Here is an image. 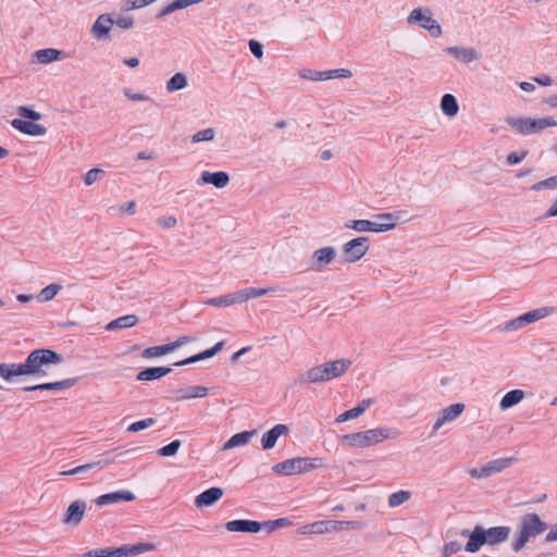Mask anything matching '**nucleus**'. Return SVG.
Instances as JSON below:
<instances>
[{
  "label": "nucleus",
  "mask_w": 557,
  "mask_h": 557,
  "mask_svg": "<svg viewBox=\"0 0 557 557\" xmlns=\"http://www.w3.org/2000/svg\"><path fill=\"white\" fill-rule=\"evenodd\" d=\"M63 358L51 349H35L23 363H0V376L7 382H14L18 376H45L52 364H60Z\"/></svg>",
  "instance_id": "1"
},
{
  "label": "nucleus",
  "mask_w": 557,
  "mask_h": 557,
  "mask_svg": "<svg viewBox=\"0 0 557 557\" xmlns=\"http://www.w3.org/2000/svg\"><path fill=\"white\" fill-rule=\"evenodd\" d=\"M349 359L326 361L307 369L298 377L299 384H320L343 376L351 366Z\"/></svg>",
  "instance_id": "2"
},
{
  "label": "nucleus",
  "mask_w": 557,
  "mask_h": 557,
  "mask_svg": "<svg viewBox=\"0 0 557 557\" xmlns=\"http://www.w3.org/2000/svg\"><path fill=\"white\" fill-rule=\"evenodd\" d=\"M398 435L399 432L394 429L379 426L342 435L339 442L350 449H363L381 444L386 440L396 438Z\"/></svg>",
  "instance_id": "3"
},
{
  "label": "nucleus",
  "mask_w": 557,
  "mask_h": 557,
  "mask_svg": "<svg viewBox=\"0 0 557 557\" xmlns=\"http://www.w3.org/2000/svg\"><path fill=\"white\" fill-rule=\"evenodd\" d=\"M547 528L548 524L537 513L529 512L523 515L511 542L512 550L516 553L520 552L530 541L544 533Z\"/></svg>",
  "instance_id": "4"
},
{
  "label": "nucleus",
  "mask_w": 557,
  "mask_h": 557,
  "mask_svg": "<svg viewBox=\"0 0 557 557\" xmlns=\"http://www.w3.org/2000/svg\"><path fill=\"white\" fill-rule=\"evenodd\" d=\"M510 534L509 527H492L484 529L475 525L471 531L470 540L465 546L468 553H476L483 545H496L505 542Z\"/></svg>",
  "instance_id": "5"
},
{
  "label": "nucleus",
  "mask_w": 557,
  "mask_h": 557,
  "mask_svg": "<svg viewBox=\"0 0 557 557\" xmlns=\"http://www.w3.org/2000/svg\"><path fill=\"white\" fill-rule=\"evenodd\" d=\"M506 123L513 131L522 136L537 134L548 127H557V121L554 117H507Z\"/></svg>",
  "instance_id": "6"
},
{
  "label": "nucleus",
  "mask_w": 557,
  "mask_h": 557,
  "mask_svg": "<svg viewBox=\"0 0 557 557\" xmlns=\"http://www.w3.org/2000/svg\"><path fill=\"white\" fill-rule=\"evenodd\" d=\"M409 25H418L429 32V34L438 38L442 36L443 30L440 23L432 16L430 9L416 8L407 16Z\"/></svg>",
  "instance_id": "7"
},
{
  "label": "nucleus",
  "mask_w": 557,
  "mask_h": 557,
  "mask_svg": "<svg viewBox=\"0 0 557 557\" xmlns=\"http://www.w3.org/2000/svg\"><path fill=\"white\" fill-rule=\"evenodd\" d=\"M369 248V238L363 236L345 243L342 248L344 261L347 263L358 262L366 256Z\"/></svg>",
  "instance_id": "8"
},
{
  "label": "nucleus",
  "mask_w": 557,
  "mask_h": 557,
  "mask_svg": "<svg viewBox=\"0 0 557 557\" xmlns=\"http://www.w3.org/2000/svg\"><path fill=\"white\" fill-rule=\"evenodd\" d=\"M555 312V308L553 307H542L531 311L525 312L524 314L513 319L507 325L508 329L517 330L522 327L525 324L533 323L545 319L552 315Z\"/></svg>",
  "instance_id": "9"
},
{
  "label": "nucleus",
  "mask_w": 557,
  "mask_h": 557,
  "mask_svg": "<svg viewBox=\"0 0 557 557\" xmlns=\"http://www.w3.org/2000/svg\"><path fill=\"white\" fill-rule=\"evenodd\" d=\"M299 76L305 79L314 82L329 81L333 78H350L352 73L348 69H336L327 71H312L306 70L300 72Z\"/></svg>",
  "instance_id": "10"
},
{
  "label": "nucleus",
  "mask_w": 557,
  "mask_h": 557,
  "mask_svg": "<svg viewBox=\"0 0 557 557\" xmlns=\"http://www.w3.org/2000/svg\"><path fill=\"white\" fill-rule=\"evenodd\" d=\"M465 409L466 406L461 403H456L442 409L437 414V419L433 425L432 433H436L446 423L455 421L465 411Z\"/></svg>",
  "instance_id": "11"
},
{
  "label": "nucleus",
  "mask_w": 557,
  "mask_h": 557,
  "mask_svg": "<svg viewBox=\"0 0 557 557\" xmlns=\"http://www.w3.org/2000/svg\"><path fill=\"white\" fill-rule=\"evenodd\" d=\"M336 256V249L332 246H325L314 250L310 258L311 269L321 271L324 267L331 264Z\"/></svg>",
  "instance_id": "12"
},
{
  "label": "nucleus",
  "mask_w": 557,
  "mask_h": 557,
  "mask_svg": "<svg viewBox=\"0 0 557 557\" xmlns=\"http://www.w3.org/2000/svg\"><path fill=\"white\" fill-rule=\"evenodd\" d=\"M114 25L111 14H100L91 26L90 33L97 40H107L110 38V32Z\"/></svg>",
  "instance_id": "13"
},
{
  "label": "nucleus",
  "mask_w": 557,
  "mask_h": 557,
  "mask_svg": "<svg viewBox=\"0 0 557 557\" xmlns=\"http://www.w3.org/2000/svg\"><path fill=\"white\" fill-rule=\"evenodd\" d=\"M444 52L446 54L451 55L457 61L463 63V64H470L472 62H476L480 59L479 51L473 47H460V46H454V47H447L444 49Z\"/></svg>",
  "instance_id": "14"
},
{
  "label": "nucleus",
  "mask_w": 557,
  "mask_h": 557,
  "mask_svg": "<svg viewBox=\"0 0 557 557\" xmlns=\"http://www.w3.org/2000/svg\"><path fill=\"white\" fill-rule=\"evenodd\" d=\"M157 545L153 543L126 544L114 548L115 557H135L140 554L153 552Z\"/></svg>",
  "instance_id": "15"
},
{
  "label": "nucleus",
  "mask_w": 557,
  "mask_h": 557,
  "mask_svg": "<svg viewBox=\"0 0 557 557\" xmlns=\"http://www.w3.org/2000/svg\"><path fill=\"white\" fill-rule=\"evenodd\" d=\"M12 127L17 129L18 132L29 135V136H44L47 133V129L41 124H37L34 121H25L22 119H14L11 122Z\"/></svg>",
  "instance_id": "16"
},
{
  "label": "nucleus",
  "mask_w": 557,
  "mask_h": 557,
  "mask_svg": "<svg viewBox=\"0 0 557 557\" xmlns=\"http://www.w3.org/2000/svg\"><path fill=\"white\" fill-rule=\"evenodd\" d=\"M288 433V426L285 424H276L271 430L267 431L261 437V446L264 450L272 449L277 440L282 435H286Z\"/></svg>",
  "instance_id": "17"
},
{
  "label": "nucleus",
  "mask_w": 557,
  "mask_h": 557,
  "mask_svg": "<svg viewBox=\"0 0 557 557\" xmlns=\"http://www.w3.org/2000/svg\"><path fill=\"white\" fill-rule=\"evenodd\" d=\"M85 510L86 504L84 500L73 502L65 512L63 522L69 525H77L82 521Z\"/></svg>",
  "instance_id": "18"
},
{
  "label": "nucleus",
  "mask_w": 557,
  "mask_h": 557,
  "mask_svg": "<svg viewBox=\"0 0 557 557\" xmlns=\"http://www.w3.org/2000/svg\"><path fill=\"white\" fill-rule=\"evenodd\" d=\"M224 492L221 487H210L196 496L195 506L197 508L212 506L214 503L221 499Z\"/></svg>",
  "instance_id": "19"
},
{
  "label": "nucleus",
  "mask_w": 557,
  "mask_h": 557,
  "mask_svg": "<svg viewBox=\"0 0 557 557\" xmlns=\"http://www.w3.org/2000/svg\"><path fill=\"white\" fill-rule=\"evenodd\" d=\"M225 529L228 532L258 533L262 529V524L253 520H232L226 522Z\"/></svg>",
  "instance_id": "20"
},
{
  "label": "nucleus",
  "mask_w": 557,
  "mask_h": 557,
  "mask_svg": "<svg viewBox=\"0 0 557 557\" xmlns=\"http://www.w3.org/2000/svg\"><path fill=\"white\" fill-rule=\"evenodd\" d=\"M135 494L131 491H116L99 496L96 499L98 506H104L109 504H115L120 502H133Z\"/></svg>",
  "instance_id": "21"
},
{
  "label": "nucleus",
  "mask_w": 557,
  "mask_h": 557,
  "mask_svg": "<svg viewBox=\"0 0 557 557\" xmlns=\"http://www.w3.org/2000/svg\"><path fill=\"white\" fill-rule=\"evenodd\" d=\"M202 184H211L216 188H224L230 183V175L224 171L209 172L203 171L200 176Z\"/></svg>",
  "instance_id": "22"
},
{
  "label": "nucleus",
  "mask_w": 557,
  "mask_h": 557,
  "mask_svg": "<svg viewBox=\"0 0 557 557\" xmlns=\"http://www.w3.org/2000/svg\"><path fill=\"white\" fill-rule=\"evenodd\" d=\"M373 404H374V399H372V398L363 399L352 409H349V410L341 413L336 418V422L342 423V422H346L348 420L356 419L359 416H361Z\"/></svg>",
  "instance_id": "23"
},
{
  "label": "nucleus",
  "mask_w": 557,
  "mask_h": 557,
  "mask_svg": "<svg viewBox=\"0 0 557 557\" xmlns=\"http://www.w3.org/2000/svg\"><path fill=\"white\" fill-rule=\"evenodd\" d=\"M223 346H224V342H219L212 348L207 349V350L199 352L195 356H191L189 358H186L184 360L177 361L174 363V366L181 367V366H185V364H189V363H194V362H197L200 360L211 358V357L215 356L218 352H220L223 349Z\"/></svg>",
  "instance_id": "24"
},
{
  "label": "nucleus",
  "mask_w": 557,
  "mask_h": 557,
  "mask_svg": "<svg viewBox=\"0 0 557 557\" xmlns=\"http://www.w3.org/2000/svg\"><path fill=\"white\" fill-rule=\"evenodd\" d=\"M76 383V379H66L63 381L52 382V383H42L34 386L24 387L25 392H32L37 389L45 391H63L72 387Z\"/></svg>",
  "instance_id": "25"
},
{
  "label": "nucleus",
  "mask_w": 557,
  "mask_h": 557,
  "mask_svg": "<svg viewBox=\"0 0 557 557\" xmlns=\"http://www.w3.org/2000/svg\"><path fill=\"white\" fill-rule=\"evenodd\" d=\"M256 431H244L231 436L222 446V450H228L238 446H245L249 443L252 436L256 435Z\"/></svg>",
  "instance_id": "26"
},
{
  "label": "nucleus",
  "mask_w": 557,
  "mask_h": 557,
  "mask_svg": "<svg viewBox=\"0 0 557 557\" xmlns=\"http://www.w3.org/2000/svg\"><path fill=\"white\" fill-rule=\"evenodd\" d=\"M139 319L136 314H126L112 320L106 325L107 331H115L122 329L133 327L138 323Z\"/></svg>",
  "instance_id": "27"
},
{
  "label": "nucleus",
  "mask_w": 557,
  "mask_h": 557,
  "mask_svg": "<svg viewBox=\"0 0 557 557\" xmlns=\"http://www.w3.org/2000/svg\"><path fill=\"white\" fill-rule=\"evenodd\" d=\"M171 371L172 369L168 367L147 368L140 371L136 379L138 381H154L168 375Z\"/></svg>",
  "instance_id": "28"
},
{
  "label": "nucleus",
  "mask_w": 557,
  "mask_h": 557,
  "mask_svg": "<svg viewBox=\"0 0 557 557\" xmlns=\"http://www.w3.org/2000/svg\"><path fill=\"white\" fill-rule=\"evenodd\" d=\"M209 389L201 385H195L187 388H180L176 391L178 400H186L190 398H202L208 395Z\"/></svg>",
  "instance_id": "29"
},
{
  "label": "nucleus",
  "mask_w": 557,
  "mask_h": 557,
  "mask_svg": "<svg viewBox=\"0 0 557 557\" xmlns=\"http://www.w3.org/2000/svg\"><path fill=\"white\" fill-rule=\"evenodd\" d=\"M276 289L277 288L273 287V286L265 287V288L249 287V288H245L242 290H237V294H238L240 304H244V302L248 301L249 299L264 296L267 294L275 292Z\"/></svg>",
  "instance_id": "30"
},
{
  "label": "nucleus",
  "mask_w": 557,
  "mask_h": 557,
  "mask_svg": "<svg viewBox=\"0 0 557 557\" xmlns=\"http://www.w3.org/2000/svg\"><path fill=\"white\" fill-rule=\"evenodd\" d=\"M525 397V394L522 389H512L504 395L500 399L499 408L500 410H507L520 401H522Z\"/></svg>",
  "instance_id": "31"
},
{
  "label": "nucleus",
  "mask_w": 557,
  "mask_h": 557,
  "mask_svg": "<svg viewBox=\"0 0 557 557\" xmlns=\"http://www.w3.org/2000/svg\"><path fill=\"white\" fill-rule=\"evenodd\" d=\"M272 470L275 473L283 475L299 474L298 460L296 458L287 459L273 466Z\"/></svg>",
  "instance_id": "32"
},
{
  "label": "nucleus",
  "mask_w": 557,
  "mask_h": 557,
  "mask_svg": "<svg viewBox=\"0 0 557 557\" xmlns=\"http://www.w3.org/2000/svg\"><path fill=\"white\" fill-rule=\"evenodd\" d=\"M205 304L211 307H231L239 305L240 301L237 292H235L220 297L210 298L206 300Z\"/></svg>",
  "instance_id": "33"
},
{
  "label": "nucleus",
  "mask_w": 557,
  "mask_h": 557,
  "mask_svg": "<svg viewBox=\"0 0 557 557\" xmlns=\"http://www.w3.org/2000/svg\"><path fill=\"white\" fill-rule=\"evenodd\" d=\"M188 86L187 76L185 73H175L165 84L168 92H175L185 89Z\"/></svg>",
  "instance_id": "34"
},
{
  "label": "nucleus",
  "mask_w": 557,
  "mask_h": 557,
  "mask_svg": "<svg viewBox=\"0 0 557 557\" xmlns=\"http://www.w3.org/2000/svg\"><path fill=\"white\" fill-rule=\"evenodd\" d=\"M440 106H441L442 112L449 117L457 115V113L459 111L458 102H457L455 96H453L450 94H445L442 97Z\"/></svg>",
  "instance_id": "35"
},
{
  "label": "nucleus",
  "mask_w": 557,
  "mask_h": 557,
  "mask_svg": "<svg viewBox=\"0 0 557 557\" xmlns=\"http://www.w3.org/2000/svg\"><path fill=\"white\" fill-rule=\"evenodd\" d=\"M515 462V458L507 457V458H498L488 461L486 465V468L488 470L490 476L493 474L499 473L504 471L505 469L509 468Z\"/></svg>",
  "instance_id": "36"
},
{
  "label": "nucleus",
  "mask_w": 557,
  "mask_h": 557,
  "mask_svg": "<svg viewBox=\"0 0 557 557\" xmlns=\"http://www.w3.org/2000/svg\"><path fill=\"white\" fill-rule=\"evenodd\" d=\"M61 51L52 48L37 50L34 53L36 60L41 64H47L59 59Z\"/></svg>",
  "instance_id": "37"
},
{
  "label": "nucleus",
  "mask_w": 557,
  "mask_h": 557,
  "mask_svg": "<svg viewBox=\"0 0 557 557\" xmlns=\"http://www.w3.org/2000/svg\"><path fill=\"white\" fill-rule=\"evenodd\" d=\"M62 289V286L59 284H50L42 288L37 296V299L41 302H47L52 300L58 293Z\"/></svg>",
  "instance_id": "38"
},
{
  "label": "nucleus",
  "mask_w": 557,
  "mask_h": 557,
  "mask_svg": "<svg viewBox=\"0 0 557 557\" xmlns=\"http://www.w3.org/2000/svg\"><path fill=\"white\" fill-rule=\"evenodd\" d=\"M169 352H172V348H171L170 344H165V345H160V346L148 347L143 351L141 356L144 358H157V357L166 355Z\"/></svg>",
  "instance_id": "39"
},
{
  "label": "nucleus",
  "mask_w": 557,
  "mask_h": 557,
  "mask_svg": "<svg viewBox=\"0 0 557 557\" xmlns=\"http://www.w3.org/2000/svg\"><path fill=\"white\" fill-rule=\"evenodd\" d=\"M109 463H111V461H108V460L90 462V463L78 466V467L67 470V471H62V472H60V474L61 475H74V474H78V473H84L88 470L94 469L95 467H102V466H107Z\"/></svg>",
  "instance_id": "40"
},
{
  "label": "nucleus",
  "mask_w": 557,
  "mask_h": 557,
  "mask_svg": "<svg viewBox=\"0 0 557 557\" xmlns=\"http://www.w3.org/2000/svg\"><path fill=\"white\" fill-rule=\"evenodd\" d=\"M411 498V493L409 491H398L395 493H392L388 496V506L391 508L398 507L403 505L404 503L408 502Z\"/></svg>",
  "instance_id": "41"
},
{
  "label": "nucleus",
  "mask_w": 557,
  "mask_h": 557,
  "mask_svg": "<svg viewBox=\"0 0 557 557\" xmlns=\"http://www.w3.org/2000/svg\"><path fill=\"white\" fill-rule=\"evenodd\" d=\"M557 188V175L542 180L531 186V190L541 191L544 189L554 190Z\"/></svg>",
  "instance_id": "42"
},
{
  "label": "nucleus",
  "mask_w": 557,
  "mask_h": 557,
  "mask_svg": "<svg viewBox=\"0 0 557 557\" xmlns=\"http://www.w3.org/2000/svg\"><path fill=\"white\" fill-rule=\"evenodd\" d=\"M345 228L354 230L358 233L370 232L369 220H348L344 224Z\"/></svg>",
  "instance_id": "43"
},
{
  "label": "nucleus",
  "mask_w": 557,
  "mask_h": 557,
  "mask_svg": "<svg viewBox=\"0 0 557 557\" xmlns=\"http://www.w3.org/2000/svg\"><path fill=\"white\" fill-rule=\"evenodd\" d=\"M215 131L211 127L201 129L191 136V143L198 144L202 141H211L214 139Z\"/></svg>",
  "instance_id": "44"
},
{
  "label": "nucleus",
  "mask_w": 557,
  "mask_h": 557,
  "mask_svg": "<svg viewBox=\"0 0 557 557\" xmlns=\"http://www.w3.org/2000/svg\"><path fill=\"white\" fill-rule=\"evenodd\" d=\"M182 446V442L180 440H174L170 444L163 446L158 450V455L161 457H171L177 454L178 449Z\"/></svg>",
  "instance_id": "45"
},
{
  "label": "nucleus",
  "mask_w": 557,
  "mask_h": 557,
  "mask_svg": "<svg viewBox=\"0 0 557 557\" xmlns=\"http://www.w3.org/2000/svg\"><path fill=\"white\" fill-rule=\"evenodd\" d=\"M103 174H104V171L102 169H99V168H94V169L89 170L84 175V183H85V185L86 186H91L98 180H100Z\"/></svg>",
  "instance_id": "46"
},
{
  "label": "nucleus",
  "mask_w": 557,
  "mask_h": 557,
  "mask_svg": "<svg viewBox=\"0 0 557 557\" xmlns=\"http://www.w3.org/2000/svg\"><path fill=\"white\" fill-rule=\"evenodd\" d=\"M114 25L122 29H131L135 25V20L132 15H117L113 18Z\"/></svg>",
  "instance_id": "47"
},
{
  "label": "nucleus",
  "mask_w": 557,
  "mask_h": 557,
  "mask_svg": "<svg viewBox=\"0 0 557 557\" xmlns=\"http://www.w3.org/2000/svg\"><path fill=\"white\" fill-rule=\"evenodd\" d=\"M83 557H115L114 548L106 547L86 552Z\"/></svg>",
  "instance_id": "48"
},
{
  "label": "nucleus",
  "mask_w": 557,
  "mask_h": 557,
  "mask_svg": "<svg viewBox=\"0 0 557 557\" xmlns=\"http://www.w3.org/2000/svg\"><path fill=\"white\" fill-rule=\"evenodd\" d=\"M153 424H154V419L148 418V419L132 423L131 425H128L127 431L131 433H136V432L145 430Z\"/></svg>",
  "instance_id": "49"
},
{
  "label": "nucleus",
  "mask_w": 557,
  "mask_h": 557,
  "mask_svg": "<svg viewBox=\"0 0 557 557\" xmlns=\"http://www.w3.org/2000/svg\"><path fill=\"white\" fill-rule=\"evenodd\" d=\"M17 113L21 116L28 119L30 121H38L41 119V114L39 112H37L28 107H25V106L18 107Z\"/></svg>",
  "instance_id": "50"
},
{
  "label": "nucleus",
  "mask_w": 557,
  "mask_h": 557,
  "mask_svg": "<svg viewBox=\"0 0 557 557\" xmlns=\"http://www.w3.org/2000/svg\"><path fill=\"white\" fill-rule=\"evenodd\" d=\"M462 545L459 541H451L446 543L442 550L443 557H450L453 554L458 553L461 549Z\"/></svg>",
  "instance_id": "51"
},
{
  "label": "nucleus",
  "mask_w": 557,
  "mask_h": 557,
  "mask_svg": "<svg viewBox=\"0 0 557 557\" xmlns=\"http://www.w3.org/2000/svg\"><path fill=\"white\" fill-rule=\"evenodd\" d=\"M156 223L163 230H170L177 225V219L173 215L161 216L157 219Z\"/></svg>",
  "instance_id": "52"
},
{
  "label": "nucleus",
  "mask_w": 557,
  "mask_h": 557,
  "mask_svg": "<svg viewBox=\"0 0 557 557\" xmlns=\"http://www.w3.org/2000/svg\"><path fill=\"white\" fill-rule=\"evenodd\" d=\"M375 218L381 224H391L389 231L394 230L397 225L396 216L393 213H380Z\"/></svg>",
  "instance_id": "53"
},
{
  "label": "nucleus",
  "mask_w": 557,
  "mask_h": 557,
  "mask_svg": "<svg viewBox=\"0 0 557 557\" xmlns=\"http://www.w3.org/2000/svg\"><path fill=\"white\" fill-rule=\"evenodd\" d=\"M468 473L473 479H487V478H490V473H488V470L486 468V465H484L481 468L469 469Z\"/></svg>",
  "instance_id": "54"
},
{
  "label": "nucleus",
  "mask_w": 557,
  "mask_h": 557,
  "mask_svg": "<svg viewBox=\"0 0 557 557\" xmlns=\"http://www.w3.org/2000/svg\"><path fill=\"white\" fill-rule=\"evenodd\" d=\"M309 530L311 531V534L329 533L326 520L325 521H315V522L310 523Z\"/></svg>",
  "instance_id": "55"
},
{
  "label": "nucleus",
  "mask_w": 557,
  "mask_h": 557,
  "mask_svg": "<svg viewBox=\"0 0 557 557\" xmlns=\"http://www.w3.org/2000/svg\"><path fill=\"white\" fill-rule=\"evenodd\" d=\"M150 3V0H126L123 7L124 11L140 9Z\"/></svg>",
  "instance_id": "56"
},
{
  "label": "nucleus",
  "mask_w": 557,
  "mask_h": 557,
  "mask_svg": "<svg viewBox=\"0 0 557 557\" xmlns=\"http://www.w3.org/2000/svg\"><path fill=\"white\" fill-rule=\"evenodd\" d=\"M123 92H124L125 97L131 101L143 102V101L149 100V97L147 95L141 94V92H134L128 88L124 89Z\"/></svg>",
  "instance_id": "57"
},
{
  "label": "nucleus",
  "mask_w": 557,
  "mask_h": 557,
  "mask_svg": "<svg viewBox=\"0 0 557 557\" xmlns=\"http://www.w3.org/2000/svg\"><path fill=\"white\" fill-rule=\"evenodd\" d=\"M527 154H528V152L524 150L521 152H511L507 156L506 162L509 165H516V164L520 163L522 160H524Z\"/></svg>",
  "instance_id": "58"
},
{
  "label": "nucleus",
  "mask_w": 557,
  "mask_h": 557,
  "mask_svg": "<svg viewBox=\"0 0 557 557\" xmlns=\"http://www.w3.org/2000/svg\"><path fill=\"white\" fill-rule=\"evenodd\" d=\"M197 341V337L195 336H181L178 337L175 342H172V343H169L171 348H172V351L175 350L176 348H180L188 343H193V342H196Z\"/></svg>",
  "instance_id": "59"
},
{
  "label": "nucleus",
  "mask_w": 557,
  "mask_h": 557,
  "mask_svg": "<svg viewBox=\"0 0 557 557\" xmlns=\"http://www.w3.org/2000/svg\"><path fill=\"white\" fill-rule=\"evenodd\" d=\"M370 232L372 233H383L389 231L391 224H381L377 219L374 216L373 221L369 220Z\"/></svg>",
  "instance_id": "60"
},
{
  "label": "nucleus",
  "mask_w": 557,
  "mask_h": 557,
  "mask_svg": "<svg viewBox=\"0 0 557 557\" xmlns=\"http://www.w3.org/2000/svg\"><path fill=\"white\" fill-rule=\"evenodd\" d=\"M249 49L256 58H258V59L262 58L263 49H262V45L260 42H258L257 40H250Z\"/></svg>",
  "instance_id": "61"
},
{
  "label": "nucleus",
  "mask_w": 557,
  "mask_h": 557,
  "mask_svg": "<svg viewBox=\"0 0 557 557\" xmlns=\"http://www.w3.org/2000/svg\"><path fill=\"white\" fill-rule=\"evenodd\" d=\"M329 533L339 532L345 525V521L326 520Z\"/></svg>",
  "instance_id": "62"
},
{
  "label": "nucleus",
  "mask_w": 557,
  "mask_h": 557,
  "mask_svg": "<svg viewBox=\"0 0 557 557\" xmlns=\"http://www.w3.org/2000/svg\"><path fill=\"white\" fill-rule=\"evenodd\" d=\"M556 216H557V197L552 200L549 207L544 212L543 218L544 219H553Z\"/></svg>",
  "instance_id": "63"
},
{
  "label": "nucleus",
  "mask_w": 557,
  "mask_h": 557,
  "mask_svg": "<svg viewBox=\"0 0 557 557\" xmlns=\"http://www.w3.org/2000/svg\"><path fill=\"white\" fill-rule=\"evenodd\" d=\"M557 541V523L554 524L549 531L547 532L546 536H545V542L546 543H552V542H556Z\"/></svg>",
  "instance_id": "64"
}]
</instances>
